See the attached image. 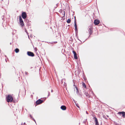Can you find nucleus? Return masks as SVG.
Listing matches in <instances>:
<instances>
[{"label": "nucleus", "instance_id": "1", "mask_svg": "<svg viewBox=\"0 0 125 125\" xmlns=\"http://www.w3.org/2000/svg\"><path fill=\"white\" fill-rule=\"evenodd\" d=\"M13 98L11 96L9 95L7 97V100L8 102H11Z\"/></svg>", "mask_w": 125, "mask_h": 125}, {"label": "nucleus", "instance_id": "2", "mask_svg": "<svg viewBox=\"0 0 125 125\" xmlns=\"http://www.w3.org/2000/svg\"><path fill=\"white\" fill-rule=\"evenodd\" d=\"M19 22L20 25H21L22 27L24 25V22L21 16H19Z\"/></svg>", "mask_w": 125, "mask_h": 125}, {"label": "nucleus", "instance_id": "3", "mask_svg": "<svg viewBox=\"0 0 125 125\" xmlns=\"http://www.w3.org/2000/svg\"><path fill=\"white\" fill-rule=\"evenodd\" d=\"M118 114L119 115H122V116L124 118L125 117V112H119Z\"/></svg>", "mask_w": 125, "mask_h": 125}, {"label": "nucleus", "instance_id": "4", "mask_svg": "<svg viewBox=\"0 0 125 125\" xmlns=\"http://www.w3.org/2000/svg\"><path fill=\"white\" fill-rule=\"evenodd\" d=\"M100 22V21L99 20H94V24L95 25H97Z\"/></svg>", "mask_w": 125, "mask_h": 125}, {"label": "nucleus", "instance_id": "5", "mask_svg": "<svg viewBox=\"0 0 125 125\" xmlns=\"http://www.w3.org/2000/svg\"><path fill=\"white\" fill-rule=\"evenodd\" d=\"M21 16L22 17L23 19H25L26 18L27 16L26 13L24 12H22Z\"/></svg>", "mask_w": 125, "mask_h": 125}, {"label": "nucleus", "instance_id": "6", "mask_svg": "<svg viewBox=\"0 0 125 125\" xmlns=\"http://www.w3.org/2000/svg\"><path fill=\"white\" fill-rule=\"evenodd\" d=\"M73 52L74 54V59H77L78 58L77 56V54L74 51H73Z\"/></svg>", "mask_w": 125, "mask_h": 125}, {"label": "nucleus", "instance_id": "7", "mask_svg": "<svg viewBox=\"0 0 125 125\" xmlns=\"http://www.w3.org/2000/svg\"><path fill=\"white\" fill-rule=\"evenodd\" d=\"M27 54L28 55L32 56H33L34 55V54L32 52H28Z\"/></svg>", "mask_w": 125, "mask_h": 125}, {"label": "nucleus", "instance_id": "8", "mask_svg": "<svg viewBox=\"0 0 125 125\" xmlns=\"http://www.w3.org/2000/svg\"><path fill=\"white\" fill-rule=\"evenodd\" d=\"M42 100L39 99L37 101L36 103L37 104H38L42 103Z\"/></svg>", "mask_w": 125, "mask_h": 125}, {"label": "nucleus", "instance_id": "9", "mask_svg": "<svg viewBox=\"0 0 125 125\" xmlns=\"http://www.w3.org/2000/svg\"><path fill=\"white\" fill-rule=\"evenodd\" d=\"M95 122V125H99L97 119L96 117H94Z\"/></svg>", "mask_w": 125, "mask_h": 125}, {"label": "nucleus", "instance_id": "10", "mask_svg": "<svg viewBox=\"0 0 125 125\" xmlns=\"http://www.w3.org/2000/svg\"><path fill=\"white\" fill-rule=\"evenodd\" d=\"M61 108L63 110H65L66 109V107L65 106H62L61 107Z\"/></svg>", "mask_w": 125, "mask_h": 125}, {"label": "nucleus", "instance_id": "11", "mask_svg": "<svg viewBox=\"0 0 125 125\" xmlns=\"http://www.w3.org/2000/svg\"><path fill=\"white\" fill-rule=\"evenodd\" d=\"M74 27L75 28V30H77V26L76 25V21H74Z\"/></svg>", "mask_w": 125, "mask_h": 125}, {"label": "nucleus", "instance_id": "12", "mask_svg": "<svg viewBox=\"0 0 125 125\" xmlns=\"http://www.w3.org/2000/svg\"><path fill=\"white\" fill-rule=\"evenodd\" d=\"M71 22V20L70 19H68L67 21V22L68 23H70Z\"/></svg>", "mask_w": 125, "mask_h": 125}, {"label": "nucleus", "instance_id": "13", "mask_svg": "<svg viewBox=\"0 0 125 125\" xmlns=\"http://www.w3.org/2000/svg\"><path fill=\"white\" fill-rule=\"evenodd\" d=\"M19 49L17 48H16L15 49V52L16 53H18L19 52Z\"/></svg>", "mask_w": 125, "mask_h": 125}, {"label": "nucleus", "instance_id": "14", "mask_svg": "<svg viewBox=\"0 0 125 125\" xmlns=\"http://www.w3.org/2000/svg\"><path fill=\"white\" fill-rule=\"evenodd\" d=\"M82 85H83V87L84 88H86V85L85 84L83 83V84H82Z\"/></svg>", "mask_w": 125, "mask_h": 125}, {"label": "nucleus", "instance_id": "15", "mask_svg": "<svg viewBox=\"0 0 125 125\" xmlns=\"http://www.w3.org/2000/svg\"><path fill=\"white\" fill-rule=\"evenodd\" d=\"M103 117L105 119H107V118L106 117H105V115H103Z\"/></svg>", "mask_w": 125, "mask_h": 125}, {"label": "nucleus", "instance_id": "16", "mask_svg": "<svg viewBox=\"0 0 125 125\" xmlns=\"http://www.w3.org/2000/svg\"><path fill=\"white\" fill-rule=\"evenodd\" d=\"M76 106L78 108H79V106L77 104H76Z\"/></svg>", "mask_w": 125, "mask_h": 125}, {"label": "nucleus", "instance_id": "17", "mask_svg": "<svg viewBox=\"0 0 125 125\" xmlns=\"http://www.w3.org/2000/svg\"><path fill=\"white\" fill-rule=\"evenodd\" d=\"M76 89H77V92H78V90H77V88H76Z\"/></svg>", "mask_w": 125, "mask_h": 125}, {"label": "nucleus", "instance_id": "18", "mask_svg": "<svg viewBox=\"0 0 125 125\" xmlns=\"http://www.w3.org/2000/svg\"><path fill=\"white\" fill-rule=\"evenodd\" d=\"M107 116L108 117H109V116L108 115H107Z\"/></svg>", "mask_w": 125, "mask_h": 125}, {"label": "nucleus", "instance_id": "19", "mask_svg": "<svg viewBox=\"0 0 125 125\" xmlns=\"http://www.w3.org/2000/svg\"><path fill=\"white\" fill-rule=\"evenodd\" d=\"M64 15H65V13L64 12Z\"/></svg>", "mask_w": 125, "mask_h": 125}]
</instances>
